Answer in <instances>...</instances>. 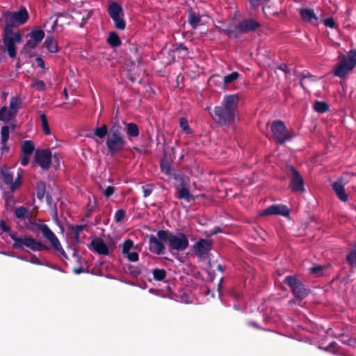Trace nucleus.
<instances>
[{
    "label": "nucleus",
    "instance_id": "nucleus-11",
    "mask_svg": "<svg viewBox=\"0 0 356 356\" xmlns=\"http://www.w3.org/2000/svg\"><path fill=\"white\" fill-rule=\"evenodd\" d=\"M271 131L273 137L280 143H284L291 137L284 123L280 120L275 121L271 124Z\"/></svg>",
    "mask_w": 356,
    "mask_h": 356
},
{
    "label": "nucleus",
    "instance_id": "nucleus-13",
    "mask_svg": "<svg viewBox=\"0 0 356 356\" xmlns=\"http://www.w3.org/2000/svg\"><path fill=\"white\" fill-rule=\"evenodd\" d=\"M51 154L49 150H37L35 154V161L43 169H48L51 161Z\"/></svg>",
    "mask_w": 356,
    "mask_h": 356
},
{
    "label": "nucleus",
    "instance_id": "nucleus-17",
    "mask_svg": "<svg viewBox=\"0 0 356 356\" xmlns=\"http://www.w3.org/2000/svg\"><path fill=\"white\" fill-rule=\"evenodd\" d=\"M212 241L209 239H201L193 247L194 252L199 257L207 254L211 248Z\"/></svg>",
    "mask_w": 356,
    "mask_h": 356
},
{
    "label": "nucleus",
    "instance_id": "nucleus-18",
    "mask_svg": "<svg viewBox=\"0 0 356 356\" xmlns=\"http://www.w3.org/2000/svg\"><path fill=\"white\" fill-rule=\"evenodd\" d=\"M149 250L155 254H160L163 253L165 246L163 245L164 241H161L159 239V238L157 236L155 237L154 236H149Z\"/></svg>",
    "mask_w": 356,
    "mask_h": 356
},
{
    "label": "nucleus",
    "instance_id": "nucleus-21",
    "mask_svg": "<svg viewBox=\"0 0 356 356\" xmlns=\"http://www.w3.org/2000/svg\"><path fill=\"white\" fill-rule=\"evenodd\" d=\"M332 189L339 200L343 202H346L348 200V195L346 193L345 188L342 185L341 181L334 182L332 184Z\"/></svg>",
    "mask_w": 356,
    "mask_h": 356
},
{
    "label": "nucleus",
    "instance_id": "nucleus-53",
    "mask_svg": "<svg viewBox=\"0 0 356 356\" xmlns=\"http://www.w3.org/2000/svg\"><path fill=\"white\" fill-rule=\"evenodd\" d=\"M51 159H53L54 162V165L56 168H58L59 167L60 165V156L58 154H54L52 157H51Z\"/></svg>",
    "mask_w": 356,
    "mask_h": 356
},
{
    "label": "nucleus",
    "instance_id": "nucleus-20",
    "mask_svg": "<svg viewBox=\"0 0 356 356\" xmlns=\"http://www.w3.org/2000/svg\"><path fill=\"white\" fill-rule=\"evenodd\" d=\"M91 246L92 249L100 254H108L109 251L107 245L104 241L99 238L93 239L91 241Z\"/></svg>",
    "mask_w": 356,
    "mask_h": 356
},
{
    "label": "nucleus",
    "instance_id": "nucleus-52",
    "mask_svg": "<svg viewBox=\"0 0 356 356\" xmlns=\"http://www.w3.org/2000/svg\"><path fill=\"white\" fill-rule=\"evenodd\" d=\"M0 149L2 154H7L9 151V147L6 144V143L1 142Z\"/></svg>",
    "mask_w": 356,
    "mask_h": 356
},
{
    "label": "nucleus",
    "instance_id": "nucleus-58",
    "mask_svg": "<svg viewBox=\"0 0 356 356\" xmlns=\"http://www.w3.org/2000/svg\"><path fill=\"white\" fill-rule=\"evenodd\" d=\"M1 227L2 228V229L5 232H8L10 231V228L9 227L3 222H1Z\"/></svg>",
    "mask_w": 356,
    "mask_h": 356
},
{
    "label": "nucleus",
    "instance_id": "nucleus-22",
    "mask_svg": "<svg viewBox=\"0 0 356 356\" xmlns=\"http://www.w3.org/2000/svg\"><path fill=\"white\" fill-rule=\"evenodd\" d=\"M16 113H14L10 108L6 106L0 110V120L3 122H8L12 120Z\"/></svg>",
    "mask_w": 356,
    "mask_h": 356
},
{
    "label": "nucleus",
    "instance_id": "nucleus-25",
    "mask_svg": "<svg viewBox=\"0 0 356 356\" xmlns=\"http://www.w3.org/2000/svg\"><path fill=\"white\" fill-rule=\"evenodd\" d=\"M314 109L318 113H325L329 109V105L325 102L316 101L314 104Z\"/></svg>",
    "mask_w": 356,
    "mask_h": 356
},
{
    "label": "nucleus",
    "instance_id": "nucleus-50",
    "mask_svg": "<svg viewBox=\"0 0 356 356\" xmlns=\"http://www.w3.org/2000/svg\"><path fill=\"white\" fill-rule=\"evenodd\" d=\"M114 191H115V188L113 186H108L104 191V193L106 197H109L110 196H111L113 194Z\"/></svg>",
    "mask_w": 356,
    "mask_h": 356
},
{
    "label": "nucleus",
    "instance_id": "nucleus-60",
    "mask_svg": "<svg viewBox=\"0 0 356 356\" xmlns=\"http://www.w3.org/2000/svg\"><path fill=\"white\" fill-rule=\"evenodd\" d=\"M64 94H65V97L67 98L68 95H67V92L66 89H65V90H64Z\"/></svg>",
    "mask_w": 356,
    "mask_h": 356
},
{
    "label": "nucleus",
    "instance_id": "nucleus-1",
    "mask_svg": "<svg viewBox=\"0 0 356 356\" xmlns=\"http://www.w3.org/2000/svg\"><path fill=\"white\" fill-rule=\"evenodd\" d=\"M239 99L238 95L225 96L221 106L215 107L211 114L214 121L221 126L230 124L235 119Z\"/></svg>",
    "mask_w": 356,
    "mask_h": 356
},
{
    "label": "nucleus",
    "instance_id": "nucleus-29",
    "mask_svg": "<svg viewBox=\"0 0 356 356\" xmlns=\"http://www.w3.org/2000/svg\"><path fill=\"white\" fill-rule=\"evenodd\" d=\"M127 134L131 137H136L139 134V131L137 125L134 123H129L127 124Z\"/></svg>",
    "mask_w": 356,
    "mask_h": 356
},
{
    "label": "nucleus",
    "instance_id": "nucleus-3",
    "mask_svg": "<svg viewBox=\"0 0 356 356\" xmlns=\"http://www.w3.org/2000/svg\"><path fill=\"white\" fill-rule=\"evenodd\" d=\"M356 65V50L350 51L348 56H339V63L336 66L334 74L339 77H343L351 71Z\"/></svg>",
    "mask_w": 356,
    "mask_h": 356
},
{
    "label": "nucleus",
    "instance_id": "nucleus-44",
    "mask_svg": "<svg viewBox=\"0 0 356 356\" xmlns=\"http://www.w3.org/2000/svg\"><path fill=\"white\" fill-rule=\"evenodd\" d=\"M125 216V212L122 209H119L115 212V220L117 222H121Z\"/></svg>",
    "mask_w": 356,
    "mask_h": 356
},
{
    "label": "nucleus",
    "instance_id": "nucleus-24",
    "mask_svg": "<svg viewBox=\"0 0 356 356\" xmlns=\"http://www.w3.org/2000/svg\"><path fill=\"white\" fill-rule=\"evenodd\" d=\"M44 44L48 50L51 53H56L58 51L57 42L52 38H47L44 42Z\"/></svg>",
    "mask_w": 356,
    "mask_h": 356
},
{
    "label": "nucleus",
    "instance_id": "nucleus-37",
    "mask_svg": "<svg viewBox=\"0 0 356 356\" xmlns=\"http://www.w3.org/2000/svg\"><path fill=\"white\" fill-rule=\"evenodd\" d=\"M31 87L40 91H44L46 89L44 83L39 79H33L31 83Z\"/></svg>",
    "mask_w": 356,
    "mask_h": 356
},
{
    "label": "nucleus",
    "instance_id": "nucleus-2",
    "mask_svg": "<svg viewBox=\"0 0 356 356\" xmlns=\"http://www.w3.org/2000/svg\"><path fill=\"white\" fill-rule=\"evenodd\" d=\"M157 236L160 240L167 241L171 249L183 251L188 246V240L182 233L173 234L165 231H159Z\"/></svg>",
    "mask_w": 356,
    "mask_h": 356
},
{
    "label": "nucleus",
    "instance_id": "nucleus-6",
    "mask_svg": "<svg viewBox=\"0 0 356 356\" xmlns=\"http://www.w3.org/2000/svg\"><path fill=\"white\" fill-rule=\"evenodd\" d=\"M4 44L8 55L11 58L16 56L17 44H19L22 41V35L19 32H12L8 28H5Z\"/></svg>",
    "mask_w": 356,
    "mask_h": 356
},
{
    "label": "nucleus",
    "instance_id": "nucleus-10",
    "mask_svg": "<svg viewBox=\"0 0 356 356\" xmlns=\"http://www.w3.org/2000/svg\"><path fill=\"white\" fill-rule=\"evenodd\" d=\"M108 14L113 20L115 27L118 29L124 30L126 26L125 21L123 18L124 14L122 8L115 2H112L108 6Z\"/></svg>",
    "mask_w": 356,
    "mask_h": 356
},
{
    "label": "nucleus",
    "instance_id": "nucleus-49",
    "mask_svg": "<svg viewBox=\"0 0 356 356\" xmlns=\"http://www.w3.org/2000/svg\"><path fill=\"white\" fill-rule=\"evenodd\" d=\"M143 189L144 196L147 197L151 194V193L152 191V186L150 185H147V186H143Z\"/></svg>",
    "mask_w": 356,
    "mask_h": 356
},
{
    "label": "nucleus",
    "instance_id": "nucleus-51",
    "mask_svg": "<svg viewBox=\"0 0 356 356\" xmlns=\"http://www.w3.org/2000/svg\"><path fill=\"white\" fill-rule=\"evenodd\" d=\"M347 338V343L346 345L355 347L356 346V339H353L350 337L349 336H344Z\"/></svg>",
    "mask_w": 356,
    "mask_h": 356
},
{
    "label": "nucleus",
    "instance_id": "nucleus-45",
    "mask_svg": "<svg viewBox=\"0 0 356 356\" xmlns=\"http://www.w3.org/2000/svg\"><path fill=\"white\" fill-rule=\"evenodd\" d=\"M179 125H180V127L184 131H186L187 133H189L190 129H189V126L188 124V122L186 120H185L184 118L180 119Z\"/></svg>",
    "mask_w": 356,
    "mask_h": 356
},
{
    "label": "nucleus",
    "instance_id": "nucleus-40",
    "mask_svg": "<svg viewBox=\"0 0 356 356\" xmlns=\"http://www.w3.org/2000/svg\"><path fill=\"white\" fill-rule=\"evenodd\" d=\"M9 138V129L7 126H3L1 130V140L6 143Z\"/></svg>",
    "mask_w": 356,
    "mask_h": 356
},
{
    "label": "nucleus",
    "instance_id": "nucleus-14",
    "mask_svg": "<svg viewBox=\"0 0 356 356\" xmlns=\"http://www.w3.org/2000/svg\"><path fill=\"white\" fill-rule=\"evenodd\" d=\"M44 38V32L42 30H34L30 33V39L24 45L25 49L35 48Z\"/></svg>",
    "mask_w": 356,
    "mask_h": 356
},
{
    "label": "nucleus",
    "instance_id": "nucleus-57",
    "mask_svg": "<svg viewBox=\"0 0 356 356\" xmlns=\"http://www.w3.org/2000/svg\"><path fill=\"white\" fill-rule=\"evenodd\" d=\"M36 63L40 67H41V68L44 67V62L40 58H38L36 59Z\"/></svg>",
    "mask_w": 356,
    "mask_h": 356
},
{
    "label": "nucleus",
    "instance_id": "nucleus-54",
    "mask_svg": "<svg viewBox=\"0 0 356 356\" xmlns=\"http://www.w3.org/2000/svg\"><path fill=\"white\" fill-rule=\"evenodd\" d=\"M337 346V343L335 341L330 343V344L325 348L327 351H332V349H335Z\"/></svg>",
    "mask_w": 356,
    "mask_h": 356
},
{
    "label": "nucleus",
    "instance_id": "nucleus-62",
    "mask_svg": "<svg viewBox=\"0 0 356 356\" xmlns=\"http://www.w3.org/2000/svg\"><path fill=\"white\" fill-rule=\"evenodd\" d=\"M218 268L220 269V270H221V266H218Z\"/></svg>",
    "mask_w": 356,
    "mask_h": 356
},
{
    "label": "nucleus",
    "instance_id": "nucleus-59",
    "mask_svg": "<svg viewBox=\"0 0 356 356\" xmlns=\"http://www.w3.org/2000/svg\"><path fill=\"white\" fill-rule=\"evenodd\" d=\"M277 70L283 71L284 72H288L287 71V67H286V66L285 65H281L280 66H279L277 67Z\"/></svg>",
    "mask_w": 356,
    "mask_h": 356
},
{
    "label": "nucleus",
    "instance_id": "nucleus-31",
    "mask_svg": "<svg viewBox=\"0 0 356 356\" xmlns=\"http://www.w3.org/2000/svg\"><path fill=\"white\" fill-rule=\"evenodd\" d=\"M161 168L163 172L165 173L166 175L170 176L173 173V170L171 168V164L169 161L166 160H163L161 162Z\"/></svg>",
    "mask_w": 356,
    "mask_h": 356
},
{
    "label": "nucleus",
    "instance_id": "nucleus-9",
    "mask_svg": "<svg viewBox=\"0 0 356 356\" xmlns=\"http://www.w3.org/2000/svg\"><path fill=\"white\" fill-rule=\"evenodd\" d=\"M258 26L259 24L257 22L250 19L241 22L238 26H235L234 29L229 27L225 30L220 29H219V30L223 31L231 38H236L238 34L254 30Z\"/></svg>",
    "mask_w": 356,
    "mask_h": 356
},
{
    "label": "nucleus",
    "instance_id": "nucleus-38",
    "mask_svg": "<svg viewBox=\"0 0 356 356\" xmlns=\"http://www.w3.org/2000/svg\"><path fill=\"white\" fill-rule=\"evenodd\" d=\"M239 76V74L236 72H234L227 76H225L223 79L224 83L227 85L235 80H236Z\"/></svg>",
    "mask_w": 356,
    "mask_h": 356
},
{
    "label": "nucleus",
    "instance_id": "nucleus-61",
    "mask_svg": "<svg viewBox=\"0 0 356 356\" xmlns=\"http://www.w3.org/2000/svg\"><path fill=\"white\" fill-rule=\"evenodd\" d=\"M188 181V179L187 177H186L184 179V184H186Z\"/></svg>",
    "mask_w": 356,
    "mask_h": 356
},
{
    "label": "nucleus",
    "instance_id": "nucleus-32",
    "mask_svg": "<svg viewBox=\"0 0 356 356\" xmlns=\"http://www.w3.org/2000/svg\"><path fill=\"white\" fill-rule=\"evenodd\" d=\"M326 269L325 266L313 264V277H321L324 275L323 270Z\"/></svg>",
    "mask_w": 356,
    "mask_h": 356
},
{
    "label": "nucleus",
    "instance_id": "nucleus-34",
    "mask_svg": "<svg viewBox=\"0 0 356 356\" xmlns=\"http://www.w3.org/2000/svg\"><path fill=\"white\" fill-rule=\"evenodd\" d=\"M108 133V129L106 125H103L101 127H97L94 130L95 136L99 138H104Z\"/></svg>",
    "mask_w": 356,
    "mask_h": 356
},
{
    "label": "nucleus",
    "instance_id": "nucleus-56",
    "mask_svg": "<svg viewBox=\"0 0 356 356\" xmlns=\"http://www.w3.org/2000/svg\"><path fill=\"white\" fill-rule=\"evenodd\" d=\"M262 0H250V3L253 7H257L260 5Z\"/></svg>",
    "mask_w": 356,
    "mask_h": 356
},
{
    "label": "nucleus",
    "instance_id": "nucleus-12",
    "mask_svg": "<svg viewBox=\"0 0 356 356\" xmlns=\"http://www.w3.org/2000/svg\"><path fill=\"white\" fill-rule=\"evenodd\" d=\"M291 183L290 188L293 192L303 193L305 191L302 177L299 172L292 166L290 167Z\"/></svg>",
    "mask_w": 356,
    "mask_h": 356
},
{
    "label": "nucleus",
    "instance_id": "nucleus-47",
    "mask_svg": "<svg viewBox=\"0 0 356 356\" xmlns=\"http://www.w3.org/2000/svg\"><path fill=\"white\" fill-rule=\"evenodd\" d=\"M323 23L325 26H328L330 28H334L335 26V23H334V19L332 17H329V18L324 19Z\"/></svg>",
    "mask_w": 356,
    "mask_h": 356
},
{
    "label": "nucleus",
    "instance_id": "nucleus-16",
    "mask_svg": "<svg viewBox=\"0 0 356 356\" xmlns=\"http://www.w3.org/2000/svg\"><path fill=\"white\" fill-rule=\"evenodd\" d=\"M40 229L44 236L51 243L53 247L57 250L61 251L62 248L61 245L58 239V238L55 236V234L49 229V227L46 225H40Z\"/></svg>",
    "mask_w": 356,
    "mask_h": 356
},
{
    "label": "nucleus",
    "instance_id": "nucleus-36",
    "mask_svg": "<svg viewBox=\"0 0 356 356\" xmlns=\"http://www.w3.org/2000/svg\"><path fill=\"white\" fill-rule=\"evenodd\" d=\"M153 275L156 280L161 281L165 279L166 273L163 269H155L153 270Z\"/></svg>",
    "mask_w": 356,
    "mask_h": 356
},
{
    "label": "nucleus",
    "instance_id": "nucleus-23",
    "mask_svg": "<svg viewBox=\"0 0 356 356\" xmlns=\"http://www.w3.org/2000/svg\"><path fill=\"white\" fill-rule=\"evenodd\" d=\"M177 197L179 199L185 200L188 202L193 200V196L191 195L188 189L185 186H182L178 190Z\"/></svg>",
    "mask_w": 356,
    "mask_h": 356
},
{
    "label": "nucleus",
    "instance_id": "nucleus-55",
    "mask_svg": "<svg viewBox=\"0 0 356 356\" xmlns=\"http://www.w3.org/2000/svg\"><path fill=\"white\" fill-rule=\"evenodd\" d=\"M344 336H348V335L344 333H341V334H339V336L337 337L339 338L343 343L346 344L347 343V338H346Z\"/></svg>",
    "mask_w": 356,
    "mask_h": 356
},
{
    "label": "nucleus",
    "instance_id": "nucleus-46",
    "mask_svg": "<svg viewBox=\"0 0 356 356\" xmlns=\"http://www.w3.org/2000/svg\"><path fill=\"white\" fill-rule=\"evenodd\" d=\"M128 259L131 261H137L138 260V254L136 252L126 253Z\"/></svg>",
    "mask_w": 356,
    "mask_h": 356
},
{
    "label": "nucleus",
    "instance_id": "nucleus-4",
    "mask_svg": "<svg viewBox=\"0 0 356 356\" xmlns=\"http://www.w3.org/2000/svg\"><path fill=\"white\" fill-rule=\"evenodd\" d=\"M29 19V14L25 8H22L17 12H6L3 14V20L6 27L11 30L13 26H18L25 24Z\"/></svg>",
    "mask_w": 356,
    "mask_h": 356
},
{
    "label": "nucleus",
    "instance_id": "nucleus-39",
    "mask_svg": "<svg viewBox=\"0 0 356 356\" xmlns=\"http://www.w3.org/2000/svg\"><path fill=\"white\" fill-rule=\"evenodd\" d=\"M45 195V185L43 182L38 183L37 186V196L39 199H42Z\"/></svg>",
    "mask_w": 356,
    "mask_h": 356
},
{
    "label": "nucleus",
    "instance_id": "nucleus-26",
    "mask_svg": "<svg viewBox=\"0 0 356 356\" xmlns=\"http://www.w3.org/2000/svg\"><path fill=\"white\" fill-rule=\"evenodd\" d=\"M34 144L31 140H26L22 145V152L23 154L31 155L34 150Z\"/></svg>",
    "mask_w": 356,
    "mask_h": 356
},
{
    "label": "nucleus",
    "instance_id": "nucleus-48",
    "mask_svg": "<svg viewBox=\"0 0 356 356\" xmlns=\"http://www.w3.org/2000/svg\"><path fill=\"white\" fill-rule=\"evenodd\" d=\"M31 155L29 154H22V156H21V163L22 165H26L28 164L29 161V157H30Z\"/></svg>",
    "mask_w": 356,
    "mask_h": 356
},
{
    "label": "nucleus",
    "instance_id": "nucleus-43",
    "mask_svg": "<svg viewBox=\"0 0 356 356\" xmlns=\"http://www.w3.org/2000/svg\"><path fill=\"white\" fill-rule=\"evenodd\" d=\"M300 15L305 22H310L312 20V13L309 10H301Z\"/></svg>",
    "mask_w": 356,
    "mask_h": 356
},
{
    "label": "nucleus",
    "instance_id": "nucleus-35",
    "mask_svg": "<svg viewBox=\"0 0 356 356\" xmlns=\"http://www.w3.org/2000/svg\"><path fill=\"white\" fill-rule=\"evenodd\" d=\"M346 259L352 267L356 268V248L351 250L347 255Z\"/></svg>",
    "mask_w": 356,
    "mask_h": 356
},
{
    "label": "nucleus",
    "instance_id": "nucleus-8",
    "mask_svg": "<svg viewBox=\"0 0 356 356\" xmlns=\"http://www.w3.org/2000/svg\"><path fill=\"white\" fill-rule=\"evenodd\" d=\"M284 282L291 288L293 296L297 299L302 300L309 293V289H306L302 282L296 277L287 276Z\"/></svg>",
    "mask_w": 356,
    "mask_h": 356
},
{
    "label": "nucleus",
    "instance_id": "nucleus-28",
    "mask_svg": "<svg viewBox=\"0 0 356 356\" xmlns=\"http://www.w3.org/2000/svg\"><path fill=\"white\" fill-rule=\"evenodd\" d=\"M107 41L112 47H118L121 44L120 38L114 32L110 33Z\"/></svg>",
    "mask_w": 356,
    "mask_h": 356
},
{
    "label": "nucleus",
    "instance_id": "nucleus-19",
    "mask_svg": "<svg viewBox=\"0 0 356 356\" xmlns=\"http://www.w3.org/2000/svg\"><path fill=\"white\" fill-rule=\"evenodd\" d=\"M3 180L7 185L9 186L12 191L15 190L21 184V179L17 177L15 181H13V175L7 170H2Z\"/></svg>",
    "mask_w": 356,
    "mask_h": 356
},
{
    "label": "nucleus",
    "instance_id": "nucleus-7",
    "mask_svg": "<svg viewBox=\"0 0 356 356\" xmlns=\"http://www.w3.org/2000/svg\"><path fill=\"white\" fill-rule=\"evenodd\" d=\"M125 143V140L117 129L114 128L110 129L106 142L110 152L115 153L121 151L124 148Z\"/></svg>",
    "mask_w": 356,
    "mask_h": 356
},
{
    "label": "nucleus",
    "instance_id": "nucleus-41",
    "mask_svg": "<svg viewBox=\"0 0 356 356\" xmlns=\"http://www.w3.org/2000/svg\"><path fill=\"white\" fill-rule=\"evenodd\" d=\"M15 213L16 216L18 218L22 219L26 216L28 210L25 207H21L17 208L15 209Z\"/></svg>",
    "mask_w": 356,
    "mask_h": 356
},
{
    "label": "nucleus",
    "instance_id": "nucleus-5",
    "mask_svg": "<svg viewBox=\"0 0 356 356\" xmlns=\"http://www.w3.org/2000/svg\"><path fill=\"white\" fill-rule=\"evenodd\" d=\"M10 237L14 241L13 248L17 249L27 248L32 250H41L44 248L42 243L30 236L26 235L17 236L15 234H11Z\"/></svg>",
    "mask_w": 356,
    "mask_h": 356
},
{
    "label": "nucleus",
    "instance_id": "nucleus-30",
    "mask_svg": "<svg viewBox=\"0 0 356 356\" xmlns=\"http://www.w3.org/2000/svg\"><path fill=\"white\" fill-rule=\"evenodd\" d=\"M201 21L200 15H195L194 13H190L188 15V22L190 25L193 28H197V25Z\"/></svg>",
    "mask_w": 356,
    "mask_h": 356
},
{
    "label": "nucleus",
    "instance_id": "nucleus-27",
    "mask_svg": "<svg viewBox=\"0 0 356 356\" xmlns=\"http://www.w3.org/2000/svg\"><path fill=\"white\" fill-rule=\"evenodd\" d=\"M21 104H22V99L19 97H18V96L13 97L10 99L9 108L13 111H14L15 113H17L18 108H19Z\"/></svg>",
    "mask_w": 356,
    "mask_h": 356
},
{
    "label": "nucleus",
    "instance_id": "nucleus-33",
    "mask_svg": "<svg viewBox=\"0 0 356 356\" xmlns=\"http://www.w3.org/2000/svg\"><path fill=\"white\" fill-rule=\"evenodd\" d=\"M40 120H41V122H42V128L43 131L46 134H50L51 130H50V128L48 124L47 118L46 115H44V113L40 114Z\"/></svg>",
    "mask_w": 356,
    "mask_h": 356
},
{
    "label": "nucleus",
    "instance_id": "nucleus-42",
    "mask_svg": "<svg viewBox=\"0 0 356 356\" xmlns=\"http://www.w3.org/2000/svg\"><path fill=\"white\" fill-rule=\"evenodd\" d=\"M134 243L131 240H126L122 245V253L126 254L129 252L131 248L133 247Z\"/></svg>",
    "mask_w": 356,
    "mask_h": 356
},
{
    "label": "nucleus",
    "instance_id": "nucleus-15",
    "mask_svg": "<svg viewBox=\"0 0 356 356\" xmlns=\"http://www.w3.org/2000/svg\"><path fill=\"white\" fill-rule=\"evenodd\" d=\"M280 215L282 216L287 217L290 214L289 209L284 205H271L263 210L260 215Z\"/></svg>",
    "mask_w": 356,
    "mask_h": 356
}]
</instances>
